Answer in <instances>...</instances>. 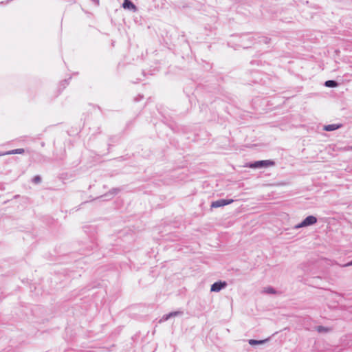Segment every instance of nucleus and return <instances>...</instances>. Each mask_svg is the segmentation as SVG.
I'll return each instance as SVG.
<instances>
[{
  "label": "nucleus",
  "mask_w": 352,
  "mask_h": 352,
  "mask_svg": "<svg viewBox=\"0 0 352 352\" xmlns=\"http://www.w3.org/2000/svg\"><path fill=\"white\" fill-rule=\"evenodd\" d=\"M270 340V338H266L264 340H260L250 339L248 340V343L252 346H254V345H257V344H263L268 342Z\"/></svg>",
  "instance_id": "nucleus-8"
},
{
  "label": "nucleus",
  "mask_w": 352,
  "mask_h": 352,
  "mask_svg": "<svg viewBox=\"0 0 352 352\" xmlns=\"http://www.w3.org/2000/svg\"><path fill=\"white\" fill-rule=\"evenodd\" d=\"M316 330L318 333H327L330 331V329L323 326H318Z\"/></svg>",
  "instance_id": "nucleus-11"
},
{
  "label": "nucleus",
  "mask_w": 352,
  "mask_h": 352,
  "mask_svg": "<svg viewBox=\"0 0 352 352\" xmlns=\"http://www.w3.org/2000/svg\"><path fill=\"white\" fill-rule=\"evenodd\" d=\"M184 312L182 311H172L168 314L164 315L162 319L160 320V322L166 321L173 317L182 316Z\"/></svg>",
  "instance_id": "nucleus-5"
},
{
  "label": "nucleus",
  "mask_w": 352,
  "mask_h": 352,
  "mask_svg": "<svg viewBox=\"0 0 352 352\" xmlns=\"http://www.w3.org/2000/svg\"><path fill=\"white\" fill-rule=\"evenodd\" d=\"M324 85L327 87H336L338 86V82L333 80H329L324 82Z\"/></svg>",
  "instance_id": "nucleus-9"
},
{
  "label": "nucleus",
  "mask_w": 352,
  "mask_h": 352,
  "mask_svg": "<svg viewBox=\"0 0 352 352\" xmlns=\"http://www.w3.org/2000/svg\"><path fill=\"white\" fill-rule=\"evenodd\" d=\"M351 265H352V261L349 262L348 263L345 264L344 266L348 267V266H351Z\"/></svg>",
  "instance_id": "nucleus-15"
},
{
  "label": "nucleus",
  "mask_w": 352,
  "mask_h": 352,
  "mask_svg": "<svg viewBox=\"0 0 352 352\" xmlns=\"http://www.w3.org/2000/svg\"><path fill=\"white\" fill-rule=\"evenodd\" d=\"M122 7L124 9L130 10L133 12H135L137 10L136 6L131 0H124Z\"/></svg>",
  "instance_id": "nucleus-6"
},
{
  "label": "nucleus",
  "mask_w": 352,
  "mask_h": 352,
  "mask_svg": "<svg viewBox=\"0 0 352 352\" xmlns=\"http://www.w3.org/2000/svg\"><path fill=\"white\" fill-rule=\"evenodd\" d=\"M270 38H263V41L265 43H268L270 42Z\"/></svg>",
  "instance_id": "nucleus-14"
},
{
  "label": "nucleus",
  "mask_w": 352,
  "mask_h": 352,
  "mask_svg": "<svg viewBox=\"0 0 352 352\" xmlns=\"http://www.w3.org/2000/svg\"><path fill=\"white\" fill-rule=\"evenodd\" d=\"M227 286V283L225 281H217L211 285L210 291L214 292H219L222 289Z\"/></svg>",
  "instance_id": "nucleus-4"
},
{
  "label": "nucleus",
  "mask_w": 352,
  "mask_h": 352,
  "mask_svg": "<svg viewBox=\"0 0 352 352\" xmlns=\"http://www.w3.org/2000/svg\"><path fill=\"white\" fill-rule=\"evenodd\" d=\"M265 292L270 294H274L276 292L273 287H269L265 289Z\"/></svg>",
  "instance_id": "nucleus-12"
},
{
  "label": "nucleus",
  "mask_w": 352,
  "mask_h": 352,
  "mask_svg": "<svg viewBox=\"0 0 352 352\" xmlns=\"http://www.w3.org/2000/svg\"><path fill=\"white\" fill-rule=\"evenodd\" d=\"M233 201H234V200L232 199H218L217 201H212L211 204V207L212 208L222 207V206L228 205L230 204H232Z\"/></svg>",
  "instance_id": "nucleus-3"
},
{
  "label": "nucleus",
  "mask_w": 352,
  "mask_h": 352,
  "mask_svg": "<svg viewBox=\"0 0 352 352\" xmlns=\"http://www.w3.org/2000/svg\"><path fill=\"white\" fill-rule=\"evenodd\" d=\"M317 222V218L314 216L310 215L307 217L300 223L294 226L295 229H298L303 227L312 226Z\"/></svg>",
  "instance_id": "nucleus-2"
},
{
  "label": "nucleus",
  "mask_w": 352,
  "mask_h": 352,
  "mask_svg": "<svg viewBox=\"0 0 352 352\" xmlns=\"http://www.w3.org/2000/svg\"><path fill=\"white\" fill-rule=\"evenodd\" d=\"M41 178L39 175H36L32 179V182L35 184H38L41 182Z\"/></svg>",
  "instance_id": "nucleus-13"
},
{
  "label": "nucleus",
  "mask_w": 352,
  "mask_h": 352,
  "mask_svg": "<svg viewBox=\"0 0 352 352\" xmlns=\"http://www.w3.org/2000/svg\"><path fill=\"white\" fill-rule=\"evenodd\" d=\"M23 153H24L23 148H16V149L9 151L6 154V155H13V154H22Z\"/></svg>",
  "instance_id": "nucleus-10"
},
{
  "label": "nucleus",
  "mask_w": 352,
  "mask_h": 352,
  "mask_svg": "<svg viewBox=\"0 0 352 352\" xmlns=\"http://www.w3.org/2000/svg\"><path fill=\"white\" fill-rule=\"evenodd\" d=\"M342 126V125L341 124H328V125H325L324 126V130H325L327 131H335L336 129L341 128Z\"/></svg>",
  "instance_id": "nucleus-7"
},
{
  "label": "nucleus",
  "mask_w": 352,
  "mask_h": 352,
  "mask_svg": "<svg viewBox=\"0 0 352 352\" xmlns=\"http://www.w3.org/2000/svg\"><path fill=\"white\" fill-rule=\"evenodd\" d=\"M274 164V162L271 160H260L254 162L248 163L245 167L251 168H261L264 167H268Z\"/></svg>",
  "instance_id": "nucleus-1"
}]
</instances>
